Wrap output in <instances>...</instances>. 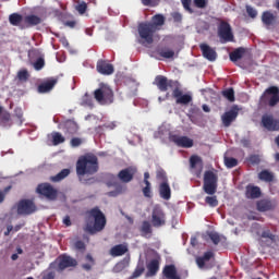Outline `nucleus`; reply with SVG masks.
<instances>
[{
	"mask_svg": "<svg viewBox=\"0 0 279 279\" xmlns=\"http://www.w3.org/2000/svg\"><path fill=\"white\" fill-rule=\"evenodd\" d=\"M99 171V158L95 154L88 153L78 157L76 161V175L81 184H95V177L84 178V175H95Z\"/></svg>",
	"mask_w": 279,
	"mask_h": 279,
	"instance_id": "f257e3e1",
	"label": "nucleus"
},
{
	"mask_svg": "<svg viewBox=\"0 0 279 279\" xmlns=\"http://www.w3.org/2000/svg\"><path fill=\"white\" fill-rule=\"evenodd\" d=\"M106 223H108V220L104 211H101L99 207H94L88 211V217L83 230L90 235L98 234V232L106 230Z\"/></svg>",
	"mask_w": 279,
	"mask_h": 279,
	"instance_id": "f03ea898",
	"label": "nucleus"
},
{
	"mask_svg": "<svg viewBox=\"0 0 279 279\" xmlns=\"http://www.w3.org/2000/svg\"><path fill=\"white\" fill-rule=\"evenodd\" d=\"M94 99H96L100 106H108L114 101V92H112L110 86L101 83L99 88L94 92Z\"/></svg>",
	"mask_w": 279,
	"mask_h": 279,
	"instance_id": "7ed1b4c3",
	"label": "nucleus"
},
{
	"mask_svg": "<svg viewBox=\"0 0 279 279\" xmlns=\"http://www.w3.org/2000/svg\"><path fill=\"white\" fill-rule=\"evenodd\" d=\"M203 190L207 195H215L217 193V186L219 182V175L213 170H207L204 173Z\"/></svg>",
	"mask_w": 279,
	"mask_h": 279,
	"instance_id": "20e7f679",
	"label": "nucleus"
},
{
	"mask_svg": "<svg viewBox=\"0 0 279 279\" xmlns=\"http://www.w3.org/2000/svg\"><path fill=\"white\" fill-rule=\"evenodd\" d=\"M137 32L140 35V38L144 40L147 45H151L154 43V34H156V29L154 25L149 22H142L137 26Z\"/></svg>",
	"mask_w": 279,
	"mask_h": 279,
	"instance_id": "39448f33",
	"label": "nucleus"
},
{
	"mask_svg": "<svg viewBox=\"0 0 279 279\" xmlns=\"http://www.w3.org/2000/svg\"><path fill=\"white\" fill-rule=\"evenodd\" d=\"M262 104L274 108L279 104V88L276 86L268 87L260 97Z\"/></svg>",
	"mask_w": 279,
	"mask_h": 279,
	"instance_id": "423d86ee",
	"label": "nucleus"
},
{
	"mask_svg": "<svg viewBox=\"0 0 279 279\" xmlns=\"http://www.w3.org/2000/svg\"><path fill=\"white\" fill-rule=\"evenodd\" d=\"M36 193L43 197H46V199H49L50 202H56V199H58V190H56L50 183L38 184L36 187Z\"/></svg>",
	"mask_w": 279,
	"mask_h": 279,
	"instance_id": "0eeeda50",
	"label": "nucleus"
},
{
	"mask_svg": "<svg viewBox=\"0 0 279 279\" xmlns=\"http://www.w3.org/2000/svg\"><path fill=\"white\" fill-rule=\"evenodd\" d=\"M218 36L221 43H234V34L232 33V26L226 21H221L218 25Z\"/></svg>",
	"mask_w": 279,
	"mask_h": 279,
	"instance_id": "6e6552de",
	"label": "nucleus"
},
{
	"mask_svg": "<svg viewBox=\"0 0 279 279\" xmlns=\"http://www.w3.org/2000/svg\"><path fill=\"white\" fill-rule=\"evenodd\" d=\"M167 223V216L160 206H155L151 213V225L154 228H162Z\"/></svg>",
	"mask_w": 279,
	"mask_h": 279,
	"instance_id": "1a4fd4ad",
	"label": "nucleus"
},
{
	"mask_svg": "<svg viewBox=\"0 0 279 279\" xmlns=\"http://www.w3.org/2000/svg\"><path fill=\"white\" fill-rule=\"evenodd\" d=\"M107 186H113L116 189L114 191H110L108 193L109 197H117L125 191V187H123V184L119 182V177L114 174L109 175V179L107 180Z\"/></svg>",
	"mask_w": 279,
	"mask_h": 279,
	"instance_id": "9d476101",
	"label": "nucleus"
},
{
	"mask_svg": "<svg viewBox=\"0 0 279 279\" xmlns=\"http://www.w3.org/2000/svg\"><path fill=\"white\" fill-rule=\"evenodd\" d=\"M239 117V107L233 106L229 111L221 116V122L225 128H230Z\"/></svg>",
	"mask_w": 279,
	"mask_h": 279,
	"instance_id": "9b49d317",
	"label": "nucleus"
},
{
	"mask_svg": "<svg viewBox=\"0 0 279 279\" xmlns=\"http://www.w3.org/2000/svg\"><path fill=\"white\" fill-rule=\"evenodd\" d=\"M36 213V205L33 201L22 199L17 204V215H32Z\"/></svg>",
	"mask_w": 279,
	"mask_h": 279,
	"instance_id": "f8f14e48",
	"label": "nucleus"
},
{
	"mask_svg": "<svg viewBox=\"0 0 279 279\" xmlns=\"http://www.w3.org/2000/svg\"><path fill=\"white\" fill-rule=\"evenodd\" d=\"M161 93H167L169 88H173L174 82L167 78V76L163 75H157L155 77V81L153 83Z\"/></svg>",
	"mask_w": 279,
	"mask_h": 279,
	"instance_id": "ddd939ff",
	"label": "nucleus"
},
{
	"mask_svg": "<svg viewBox=\"0 0 279 279\" xmlns=\"http://www.w3.org/2000/svg\"><path fill=\"white\" fill-rule=\"evenodd\" d=\"M262 125L268 132H279V121L274 119V116H263Z\"/></svg>",
	"mask_w": 279,
	"mask_h": 279,
	"instance_id": "4468645a",
	"label": "nucleus"
},
{
	"mask_svg": "<svg viewBox=\"0 0 279 279\" xmlns=\"http://www.w3.org/2000/svg\"><path fill=\"white\" fill-rule=\"evenodd\" d=\"M96 70L100 73V75H112V73H114V65L100 59L97 61Z\"/></svg>",
	"mask_w": 279,
	"mask_h": 279,
	"instance_id": "2eb2a0df",
	"label": "nucleus"
},
{
	"mask_svg": "<svg viewBox=\"0 0 279 279\" xmlns=\"http://www.w3.org/2000/svg\"><path fill=\"white\" fill-rule=\"evenodd\" d=\"M60 130H64L65 134H69L70 136H73V134H77V131L80 130V126L76 124L73 120H66L59 124Z\"/></svg>",
	"mask_w": 279,
	"mask_h": 279,
	"instance_id": "dca6fc26",
	"label": "nucleus"
},
{
	"mask_svg": "<svg viewBox=\"0 0 279 279\" xmlns=\"http://www.w3.org/2000/svg\"><path fill=\"white\" fill-rule=\"evenodd\" d=\"M58 84V77H49L46 78L41 84L38 85L37 90L38 93H51L53 88Z\"/></svg>",
	"mask_w": 279,
	"mask_h": 279,
	"instance_id": "f3484780",
	"label": "nucleus"
},
{
	"mask_svg": "<svg viewBox=\"0 0 279 279\" xmlns=\"http://www.w3.org/2000/svg\"><path fill=\"white\" fill-rule=\"evenodd\" d=\"M199 49L202 51L203 58L209 62H215V60H217V50L209 47L208 44H201Z\"/></svg>",
	"mask_w": 279,
	"mask_h": 279,
	"instance_id": "a211bd4d",
	"label": "nucleus"
},
{
	"mask_svg": "<svg viewBox=\"0 0 279 279\" xmlns=\"http://www.w3.org/2000/svg\"><path fill=\"white\" fill-rule=\"evenodd\" d=\"M172 96L174 99H177V104H182L183 106H186L193 101V97L191 95L182 94L178 87L173 89Z\"/></svg>",
	"mask_w": 279,
	"mask_h": 279,
	"instance_id": "6ab92c4d",
	"label": "nucleus"
},
{
	"mask_svg": "<svg viewBox=\"0 0 279 279\" xmlns=\"http://www.w3.org/2000/svg\"><path fill=\"white\" fill-rule=\"evenodd\" d=\"M135 173H136V171L132 168L122 169L118 173V180H120V182H123L124 184H128V183L132 182V180H134Z\"/></svg>",
	"mask_w": 279,
	"mask_h": 279,
	"instance_id": "aec40b11",
	"label": "nucleus"
},
{
	"mask_svg": "<svg viewBox=\"0 0 279 279\" xmlns=\"http://www.w3.org/2000/svg\"><path fill=\"white\" fill-rule=\"evenodd\" d=\"M171 141L175 143L178 147H184L185 149L193 147V140L186 136L173 135Z\"/></svg>",
	"mask_w": 279,
	"mask_h": 279,
	"instance_id": "412c9836",
	"label": "nucleus"
},
{
	"mask_svg": "<svg viewBox=\"0 0 279 279\" xmlns=\"http://www.w3.org/2000/svg\"><path fill=\"white\" fill-rule=\"evenodd\" d=\"M210 258H215V253H213V251H207L203 256L196 257V265L198 269H208L206 264L210 260Z\"/></svg>",
	"mask_w": 279,
	"mask_h": 279,
	"instance_id": "4be33fe9",
	"label": "nucleus"
},
{
	"mask_svg": "<svg viewBox=\"0 0 279 279\" xmlns=\"http://www.w3.org/2000/svg\"><path fill=\"white\" fill-rule=\"evenodd\" d=\"M146 267H147L146 276H148V278L156 276V274L160 271V258L151 259Z\"/></svg>",
	"mask_w": 279,
	"mask_h": 279,
	"instance_id": "5701e85b",
	"label": "nucleus"
},
{
	"mask_svg": "<svg viewBox=\"0 0 279 279\" xmlns=\"http://www.w3.org/2000/svg\"><path fill=\"white\" fill-rule=\"evenodd\" d=\"M68 267H77V260L71 256L63 255L59 262V269H68Z\"/></svg>",
	"mask_w": 279,
	"mask_h": 279,
	"instance_id": "b1692460",
	"label": "nucleus"
},
{
	"mask_svg": "<svg viewBox=\"0 0 279 279\" xmlns=\"http://www.w3.org/2000/svg\"><path fill=\"white\" fill-rule=\"evenodd\" d=\"M263 193L260 192V187L256 185H247L245 190L246 199H258Z\"/></svg>",
	"mask_w": 279,
	"mask_h": 279,
	"instance_id": "393cba45",
	"label": "nucleus"
},
{
	"mask_svg": "<svg viewBox=\"0 0 279 279\" xmlns=\"http://www.w3.org/2000/svg\"><path fill=\"white\" fill-rule=\"evenodd\" d=\"M274 208H276L274 201L264 198L257 202V210H259V213H267L268 210H274Z\"/></svg>",
	"mask_w": 279,
	"mask_h": 279,
	"instance_id": "a878e982",
	"label": "nucleus"
},
{
	"mask_svg": "<svg viewBox=\"0 0 279 279\" xmlns=\"http://www.w3.org/2000/svg\"><path fill=\"white\" fill-rule=\"evenodd\" d=\"M128 252H129L128 245L117 244V245H114L113 247L110 248L109 254L113 258H117L119 256H123V255L128 254Z\"/></svg>",
	"mask_w": 279,
	"mask_h": 279,
	"instance_id": "bb28decb",
	"label": "nucleus"
},
{
	"mask_svg": "<svg viewBox=\"0 0 279 279\" xmlns=\"http://www.w3.org/2000/svg\"><path fill=\"white\" fill-rule=\"evenodd\" d=\"M162 274L167 279H181L178 275V269H175V265H166Z\"/></svg>",
	"mask_w": 279,
	"mask_h": 279,
	"instance_id": "cd10ccee",
	"label": "nucleus"
},
{
	"mask_svg": "<svg viewBox=\"0 0 279 279\" xmlns=\"http://www.w3.org/2000/svg\"><path fill=\"white\" fill-rule=\"evenodd\" d=\"M141 236H144V239H151V234H154V229H151V223L147 220H144L142 222V226L140 227Z\"/></svg>",
	"mask_w": 279,
	"mask_h": 279,
	"instance_id": "c85d7f7f",
	"label": "nucleus"
},
{
	"mask_svg": "<svg viewBox=\"0 0 279 279\" xmlns=\"http://www.w3.org/2000/svg\"><path fill=\"white\" fill-rule=\"evenodd\" d=\"M9 23L13 25V27H20V29H25V25H23V15L19 13H12L9 15Z\"/></svg>",
	"mask_w": 279,
	"mask_h": 279,
	"instance_id": "c756f323",
	"label": "nucleus"
},
{
	"mask_svg": "<svg viewBox=\"0 0 279 279\" xmlns=\"http://www.w3.org/2000/svg\"><path fill=\"white\" fill-rule=\"evenodd\" d=\"M24 27H35V25H40V23H43V19H40V16L35 15V14H31V15H26L24 17Z\"/></svg>",
	"mask_w": 279,
	"mask_h": 279,
	"instance_id": "7c9ffc66",
	"label": "nucleus"
},
{
	"mask_svg": "<svg viewBox=\"0 0 279 279\" xmlns=\"http://www.w3.org/2000/svg\"><path fill=\"white\" fill-rule=\"evenodd\" d=\"M159 195L161 199H171V186H169V182H161L159 184Z\"/></svg>",
	"mask_w": 279,
	"mask_h": 279,
	"instance_id": "2f4dec72",
	"label": "nucleus"
},
{
	"mask_svg": "<svg viewBox=\"0 0 279 279\" xmlns=\"http://www.w3.org/2000/svg\"><path fill=\"white\" fill-rule=\"evenodd\" d=\"M245 53H247V49L244 47H239L229 53V58L231 62H239V60H241Z\"/></svg>",
	"mask_w": 279,
	"mask_h": 279,
	"instance_id": "473e14b6",
	"label": "nucleus"
},
{
	"mask_svg": "<svg viewBox=\"0 0 279 279\" xmlns=\"http://www.w3.org/2000/svg\"><path fill=\"white\" fill-rule=\"evenodd\" d=\"M262 22L266 27H270L276 23V15L271 11H264L262 14Z\"/></svg>",
	"mask_w": 279,
	"mask_h": 279,
	"instance_id": "72a5a7b5",
	"label": "nucleus"
},
{
	"mask_svg": "<svg viewBox=\"0 0 279 279\" xmlns=\"http://www.w3.org/2000/svg\"><path fill=\"white\" fill-rule=\"evenodd\" d=\"M166 21H167V19L165 17V15L158 13V14H155L151 17V22H148V23H150V25H153V27L158 32V28L162 27V25H165Z\"/></svg>",
	"mask_w": 279,
	"mask_h": 279,
	"instance_id": "f704fd0d",
	"label": "nucleus"
},
{
	"mask_svg": "<svg viewBox=\"0 0 279 279\" xmlns=\"http://www.w3.org/2000/svg\"><path fill=\"white\" fill-rule=\"evenodd\" d=\"M157 53L158 56H160V58H165L166 60H169L173 58V56H175V51L171 50L168 47L158 48Z\"/></svg>",
	"mask_w": 279,
	"mask_h": 279,
	"instance_id": "c9c22d12",
	"label": "nucleus"
},
{
	"mask_svg": "<svg viewBox=\"0 0 279 279\" xmlns=\"http://www.w3.org/2000/svg\"><path fill=\"white\" fill-rule=\"evenodd\" d=\"M69 175H71V170L63 169L56 175L50 177V182H62V180H64V178H69Z\"/></svg>",
	"mask_w": 279,
	"mask_h": 279,
	"instance_id": "e433bc0d",
	"label": "nucleus"
},
{
	"mask_svg": "<svg viewBox=\"0 0 279 279\" xmlns=\"http://www.w3.org/2000/svg\"><path fill=\"white\" fill-rule=\"evenodd\" d=\"M258 179L262 180V182H274V173L269 172V170H262L258 173Z\"/></svg>",
	"mask_w": 279,
	"mask_h": 279,
	"instance_id": "4c0bfd02",
	"label": "nucleus"
},
{
	"mask_svg": "<svg viewBox=\"0 0 279 279\" xmlns=\"http://www.w3.org/2000/svg\"><path fill=\"white\" fill-rule=\"evenodd\" d=\"M51 137H52L53 145H62V143H64V141H66L60 132H52Z\"/></svg>",
	"mask_w": 279,
	"mask_h": 279,
	"instance_id": "58836bf2",
	"label": "nucleus"
},
{
	"mask_svg": "<svg viewBox=\"0 0 279 279\" xmlns=\"http://www.w3.org/2000/svg\"><path fill=\"white\" fill-rule=\"evenodd\" d=\"M239 166V159L233 157H225V167L227 169H234V167Z\"/></svg>",
	"mask_w": 279,
	"mask_h": 279,
	"instance_id": "ea45409f",
	"label": "nucleus"
},
{
	"mask_svg": "<svg viewBox=\"0 0 279 279\" xmlns=\"http://www.w3.org/2000/svg\"><path fill=\"white\" fill-rule=\"evenodd\" d=\"M145 274V265L143 263L137 264L135 270L133 271L131 278H141Z\"/></svg>",
	"mask_w": 279,
	"mask_h": 279,
	"instance_id": "a19ab883",
	"label": "nucleus"
},
{
	"mask_svg": "<svg viewBox=\"0 0 279 279\" xmlns=\"http://www.w3.org/2000/svg\"><path fill=\"white\" fill-rule=\"evenodd\" d=\"M197 165L202 168V158L197 155L190 157V167L191 169H196Z\"/></svg>",
	"mask_w": 279,
	"mask_h": 279,
	"instance_id": "79ce46f5",
	"label": "nucleus"
},
{
	"mask_svg": "<svg viewBox=\"0 0 279 279\" xmlns=\"http://www.w3.org/2000/svg\"><path fill=\"white\" fill-rule=\"evenodd\" d=\"M208 236L211 241V243H214V245H219V243H221V235L215 231H210L208 233Z\"/></svg>",
	"mask_w": 279,
	"mask_h": 279,
	"instance_id": "37998d69",
	"label": "nucleus"
},
{
	"mask_svg": "<svg viewBox=\"0 0 279 279\" xmlns=\"http://www.w3.org/2000/svg\"><path fill=\"white\" fill-rule=\"evenodd\" d=\"M75 10L81 15L86 14V10H88V4L84 1H82V2L77 1V4L75 5Z\"/></svg>",
	"mask_w": 279,
	"mask_h": 279,
	"instance_id": "c03bdc74",
	"label": "nucleus"
},
{
	"mask_svg": "<svg viewBox=\"0 0 279 279\" xmlns=\"http://www.w3.org/2000/svg\"><path fill=\"white\" fill-rule=\"evenodd\" d=\"M73 247L76 250V252H81V254L86 252V243H84L82 240L74 242Z\"/></svg>",
	"mask_w": 279,
	"mask_h": 279,
	"instance_id": "a18cd8bd",
	"label": "nucleus"
},
{
	"mask_svg": "<svg viewBox=\"0 0 279 279\" xmlns=\"http://www.w3.org/2000/svg\"><path fill=\"white\" fill-rule=\"evenodd\" d=\"M205 203L208 204L211 208H217L219 206V201L217 196H206Z\"/></svg>",
	"mask_w": 279,
	"mask_h": 279,
	"instance_id": "49530a36",
	"label": "nucleus"
},
{
	"mask_svg": "<svg viewBox=\"0 0 279 279\" xmlns=\"http://www.w3.org/2000/svg\"><path fill=\"white\" fill-rule=\"evenodd\" d=\"M222 97L228 99V101H234V88L230 87L228 89L222 90Z\"/></svg>",
	"mask_w": 279,
	"mask_h": 279,
	"instance_id": "de8ad7c7",
	"label": "nucleus"
},
{
	"mask_svg": "<svg viewBox=\"0 0 279 279\" xmlns=\"http://www.w3.org/2000/svg\"><path fill=\"white\" fill-rule=\"evenodd\" d=\"M82 106H87L88 108H93L95 104L93 102V97L90 95L85 94L82 98Z\"/></svg>",
	"mask_w": 279,
	"mask_h": 279,
	"instance_id": "09e8293b",
	"label": "nucleus"
},
{
	"mask_svg": "<svg viewBox=\"0 0 279 279\" xmlns=\"http://www.w3.org/2000/svg\"><path fill=\"white\" fill-rule=\"evenodd\" d=\"M247 162H250V165H260V155H250L247 158Z\"/></svg>",
	"mask_w": 279,
	"mask_h": 279,
	"instance_id": "8fccbe9b",
	"label": "nucleus"
},
{
	"mask_svg": "<svg viewBox=\"0 0 279 279\" xmlns=\"http://www.w3.org/2000/svg\"><path fill=\"white\" fill-rule=\"evenodd\" d=\"M11 190L12 185H9L3 190H0V204H3V202H5V196L8 195V193H10Z\"/></svg>",
	"mask_w": 279,
	"mask_h": 279,
	"instance_id": "3c124183",
	"label": "nucleus"
},
{
	"mask_svg": "<svg viewBox=\"0 0 279 279\" xmlns=\"http://www.w3.org/2000/svg\"><path fill=\"white\" fill-rule=\"evenodd\" d=\"M262 239H268L270 240V243H274V241H276V235L271 233V231L266 230L262 232Z\"/></svg>",
	"mask_w": 279,
	"mask_h": 279,
	"instance_id": "603ef678",
	"label": "nucleus"
},
{
	"mask_svg": "<svg viewBox=\"0 0 279 279\" xmlns=\"http://www.w3.org/2000/svg\"><path fill=\"white\" fill-rule=\"evenodd\" d=\"M45 68V59L38 58L34 63L35 71H41Z\"/></svg>",
	"mask_w": 279,
	"mask_h": 279,
	"instance_id": "864d4df0",
	"label": "nucleus"
},
{
	"mask_svg": "<svg viewBox=\"0 0 279 279\" xmlns=\"http://www.w3.org/2000/svg\"><path fill=\"white\" fill-rule=\"evenodd\" d=\"M144 197H151V183H145L142 190Z\"/></svg>",
	"mask_w": 279,
	"mask_h": 279,
	"instance_id": "5fc2aeb1",
	"label": "nucleus"
},
{
	"mask_svg": "<svg viewBox=\"0 0 279 279\" xmlns=\"http://www.w3.org/2000/svg\"><path fill=\"white\" fill-rule=\"evenodd\" d=\"M181 3L184 10H186V12H190V14H193V9L191 8V3H193V0H181Z\"/></svg>",
	"mask_w": 279,
	"mask_h": 279,
	"instance_id": "6e6d98bb",
	"label": "nucleus"
},
{
	"mask_svg": "<svg viewBox=\"0 0 279 279\" xmlns=\"http://www.w3.org/2000/svg\"><path fill=\"white\" fill-rule=\"evenodd\" d=\"M0 119L3 123H10V121H12V116L4 110V112L1 113Z\"/></svg>",
	"mask_w": 279,
	"mask_h": 279,
	"instance_id": "4d7b16f0",
	"label": "nucleus"
},
{
	"mask_svg": "<svg viewBox=\"0 0 279 279\" xmlns=\"http://www.w3.org/2000/svg\"><path fill=\"white\" fill-rule=\"evenodd\" d=\"M157 180H160L161 182H168L167 181V172L165 170H158L156 173Z\"/></svg>",
	"mask_w": 279,
	"mask_h": 279,
	"instance_id": "13d9d810",
	"label": "nucleus"
},
{
	"mask_svg": "<svg viewBox=\"0 0 279 279\" xmlns=\"http://www.w3.org/2000/svg\"><path fill=\"white\" fill-rule=\"evenodd\" d=\"M17 77L19 80L21 81H27L29 78V72H27V70H21L19 73H17Z\"/></svg>",
	"mask_w": 279,
	"mask_h": 279,
	"instance_id": "bf43d9fd",
	"label": "nucleus"
},
{
	"mask_svg": "<svg viewBox=\"0 0 279 279\" xmlns=\"http://www.w3.org/2000/svg\"><path fill=\"white\" fill-rule=\"evenodd\" d=\"M143 5H149L150 8H156L160 3V0H142Z\"/></svg>",
	"mask_w": 279,
	"mask_h": 279,
	"instance_id": "052dcab7",
	"label": "nucleus"
},
{
	"mask_svg": "<svg viewBox=\"0 0 279 279\" xmlns=\"http://www.w3.org/2000/svg\"><path fill=\"white\" fill-rule=\"evenodd\" d=\"M98 128L100 130H114V128H117V123L116 122H107Z\"/></svg>",
	"mask_w": 279,
	"mask_h": 279,
	"instance_id": "680f3d73",
	"label": "nucleus"
},
{
	"mask_svg": "<svg viewBox=\"0 0 279 279\" xmlns=\"http://www.w3.org/2000/svg\"><path fill=\"white\" fill-rule=\"evenodd\" d=\"M246 12L251 19H256V16H258V11L252 7H246Z\"/></svg>",
	"mask_w": 279,
	"mask_h": 279,
	"instance_id": "e2e57ef3",
	"label": "nucleus"
},
{
	"mask_svg": "<svg viewBox=\"0 0 279 279\" xmlns=\"http://www.w3.org/2000/svg\"><path fill=\"white\" fill-rule=\"evenodd\" d=\"M194 5L203 10L206 8V5H208V0H194Z\"/></svg>",
	"mask_w": 279,
	"mask_h": 279,
	"instance_id": "0e129e2a",
	"label": "nucleus"
},
{
	"mask_svg": "<svg viewBox=\"0 0 279 279\" xmlns=\"http://www.w3.org/2000/svg\"><path fill=\"white\" fill-rule=\"evenodd\" d=\"M84 141L80 137H73L70 142L71 147H80Z\"/></svg>",
	"mask_w": 279,
	"mask_h": 279,
	"instance_id": "69168bd1",
	"label": "nucleus"
},
{
	"mask_svg": "<svg viewBox=\"0 0 279 279\" xmlns=\"http://www.w3.org/2000/svg\"><path fill=\"white\" fill-rule=\"evenodd\" d=\"M172 19L174 23H182V14H180L179 12L172 13Z\"/></svg>",
	"mask_w": 279,
	"mask_h": 279,
	"instance_id": "338daca9",
	"label": "nucleus"
},
{
	"mask_svg": "<svg viewBox=\"0 0 279 279\" xmlns=\"http://www.w3.org/2000/svg\"><path fill=\"white\" fill-rule=\"evenodd\" d=\"M43 279H54L53 272H48L43 277Z\"/></svg>",
	"mask_w": 279,
	"mask_h": 279,
	"instance_id": "774afa93",
	"label": "nucleus"
}]
</instances>
